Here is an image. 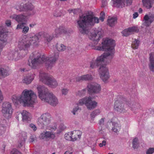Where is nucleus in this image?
Returning <instances> with one entry per match:
<instances>
[{
  "mask_svg": "<svg viewBox=\"0 0 154 154\" xmlns=\"http://www.w3.org/2000/svg\"><path fill=\"white\" fill-rule=\"evenodd\" d=\"M34 24H29V26L31 27H32L34 26Z\"/></svg>",
  "mask_w": 154,
  "mask_h": 154,
  "instance_id": "e2e57ef3",
  "label": "nucleus"
},
{
  "mask_svg": "<svg viewBox=\"0 0 154 154\" xmlns=\"http://www.w3.org/2000/svg\"><path fill=\"white\" fill-rule=\"evenodd\" d=\"M42 32H40L35 35L29 39L24 38L20 41L18 44V47L20 50L25 51L24 54L27 53L28 49L32 44L36 45L39 42V40L42 38Z\"/></svg>",
  "mask_w": 154,
  "mask_h": 154,
  "instance_id": "423d86ee",
  "label": "nucleus"
},
{
  "mask_svg": "<svg viewBox=\"0 0 154 154\" xmlns=\"http://www.w3.org/2000/svg\"><path fill=\"white\" fill-rule=\"evenodd\" d=\"M43 36H44L45 40L48 42H50L53 39V38L54 37V35H53V34L52 35H51L48 33L44 34V35H43L42 33V37Z\"/></svg>",
  "mask_w": 154,
  "mask_h": 154,
  "instance_id": "bb28decb",
  "label": "nucleus"
},
{
  "mask_svg": "<svg viewBox=\"0 0 154 154\" xmlns=\"http://www.w3.org/2000/svg\"><path fill=\"white\" fill-rule=\"evenodd\" d=\"M27 16V15H26L20 14L17 15L14 14L11 17V18L12 19H15L18 22H23L26 21Z\"/></svg>",
  "mask_w": 154,
  "mask_h": 154,
  "instance_id": "dca6fc26",
  "label": "nucleus"
},
{
  "mask_svg": "<svg viewBox=\"0 0 154 154\" xmlns=\"http://www.w3.org/2000/svg\"><path fill=\"white\" fill-rule=\"evenodd\" d=\"M3 105L4 106H11V103L8 102H5L3 103Z\"/></svg>",
  "mask_w": 154,
  "mask_h": 154,
  "instance_id": "864d4df0",
  "label": "nucleus"
},
{
  "mask_svg": "<svg viewBox=\"0 0 154 154\" xmlns=\"http://www.w3.org/2000/svg\"><path fill=\"white\" fill-rule=\"evenodd\" d=\"M21 71L25 72L28 71L29 70V69H26V68H23L21 69Z\"/></svg>",
  "mask_w": 154,
  "mask_h": 154,
  "instance_id": "bf43d9fd",
  "label": "nucleus"
},
{
  "mask_svg": "<svg viewBox=\"0 0 154 154\" xmlns=\"http://www.w3.org/2000/svg\"><path fill=\"white\" fill-rule=\"evenodd\" d=\"M57 129L56 126H54V127H51V130L52 131H55Z\"/></svg>",
  "mask_w": 154,
  "mask_h": 154,
  "instance_id": "052dcab7",
  "label": "nucleus"
},
{
  "mask_svg": "<svg viewBox=\"0 0 154 154\" xmlns=\"http://www.w3.org/2000/svg\"><path fill=\"white\" fill-rule=\"evenodd\" d=\"M131 105V103H130L129 101H127L125 98L122 97L119 100H116L115 101L114 103V106H119L120 105Z\"/></svg>",
  "mask_w": 154,
  "mask_h": 154,
  "instance_id": "2eb2a0df",
  "label": "nucleus"
},
{
  "mask_svg": "<svg viewBox=\"0 0 154 154\" xmlns=\"http://www.w3.org/2000/svg\"><path fill=\"white\" fill-rule=\"evenodd\" d=\"M26 23H22L18 24L17 26V29H22V32L24 34L27 33L29 30V27L26 26Z\"/></svg>",
  "mask_w": 154,
  "mask_h": 154,
  "instance_id": "a211bd4d",
  "label": "nucleus"
},
{
  "mask_svg": "<svg viewBox=\"0 0 154 154\" xmlns=\"http://www.w3.org/2000/svg\"><path fill=\"white\" fill-rule=\"evenodd\" d=\"M100 111L99 109H97L93 111L91 114V119H93L96 116L100 114Z\"/></svg>",
  "mask_w": 154,
  "mask_h": 154,
  "instance_id": "473e14b6",
  "label": "nucleus"
},
{
  "mask_svg": "<svg viewBox=\"0 0 154 154\" xmlns=\"http://www.w3.org/2000/svg\"><path fill=\"white\" fill-rule=\"evenodd\" d=\"M117 22V18L116 17H111L108 20V23L111 26H114Z\"/></svg>",
  "mask_w": 154,
  "mask_h": 154,
  "instance_id": "c85d7f7f",
  "label": "nucleus"
},
{
  "mask_svg": "<svg viewBox=\"0 0 154 154\" xmlns=\"http://www.w3.org/2000/svg\"><path fill=\"white\" fill-rule=\"evenodd\" d=\"M14 56H12V58H11V59H14Z\"/></svg>",
  "mask_w": 154,
  "mask_h": 154,
  "instance_id": "338daca9",
  "label": "nucleus"
},
{
  "mask_svg": "<svg viewBox=\"0 0 154 154\" xmlns=\"http://www.w3.org/2000/svg\"><path fill=\"white\" fill-rule=\"evenodd\" d=\"M36 94L31 90H24L22 95L20 96L13 95L12 100L14 105L20 103L23 106H30L34 105L37 102Z\"/></svg>",
  "mask_w": 154,
  "mask_h": 154,
  "instance_id": "20e7f679",
  "label": "nucleus"
},
{
  "mask_svg": "<svg viewBox=\"0 0 154 154\" xmlns=\"http://www.w3.org/2000/svg\"><path fill=\"white\" fill-rule=\"evenodd\" d=\"M29 127L33 130L34 131H36L37 129V128L35 125L32 123L29 124Z\"/></svg>",
  "mask_w": 154,
  "mask_h": 154,
  "instance_id": "de8ad7c7",
  "label": "nucleus"
},
{
  "mask_svg": "<svg viewBox=\"0 0 154 154\" xmlns=\"http://www.w3.org/2000/svg\"><path fill=\"white\" fill-rule=\"evenodd\" d=\"M139 31V30L137 27L134 26L125 29L122 32V33L124 36H127L131 34V33L133 32H138Z\"/></svg>",
  "mask_w": 154,
  "mask_h": 154,
  "instance_id": "4468645a",
  "label": "nucleus"
},
{
  "mask_svg": "<svg viewBox=\"0 0 154 154\" xmlns=\"http://www.w3.org/2000/svg\"><path fill=\"white\" fill-rule=\"evenodd\" d=\"M72 154V152H70L69 154Z\"/></svg>",
  "mask_w": 154,
  "mask_h": 154,
  "instance_id": "774afa93",
  "label": "nucleus"
},
{
  "mask_svg": "<svg viewBox=\"0 0 154 154\" xmlns=\"http://www.w3.org/2000/svg\"><path fill=\"white\" fill-rule=\"evenodd\" d=\"M59 55V53L56 52L48 57L44 55L41 57L39 53L35 52L30 55L28 64L32 68L35 69L38 64L45 63L46 67L48 69H51L58 60Z\"/></svg>",
  "mask_w": 154,
  "mask_h": 154,
  "instance_id": "7ed1b4c3",
  "label": "nucleus"
},
{
  "mask_svg": "<svg viewBox=\"0 0 154 154\" xmlns=\"http://www.w3.org/2000/svg\"><path fill=\"white\" fill-rule=\"evenodd\" d=\"M37 88L39 97L42 101L51 105H56L58 104V101L57 99L45 87L39 85Z\"/></svg>",
  "mask_w": 154,
  "mask_h": 154,
  "instance_id": "39448f33",
  "label": "nucleus"
},
{
  "mask_svg": "<svg viewBox=\"0 0 154 154\" xmlns=\"http://www.w3.org/2000/svg\"><path fill=\"white\" fill-rule=\"evenodd\" d=\"M105 16V13L103 11H102L100 13V16L99 18L100 20L102 22L104 21Z\"/></svg>",
  "mask_w": 154,
  "mask_h": 154,
  "instance_id": "c03bdc74",
  "label": "nucleus"
},
{
  "mask_svg": "<svg viewBox=\"0 0 154 154\" xmlns=\"http://www.w3.org/2000/svg\"><path fill=\"white\" fill-rule=\"evenodd\" d=\"M6 123V120H3L2 122H0V128L1 129L3 130L4 129V127L5 126V123Z\"/></svg>",
  "mask_w": 154,
  "mask_h": 154,
  "instance_id": "58836bf2",
  "label": "nucleus"
},
{
  "mask_svg": "<svg viewBox=\"0 0 154 154\" xmlns=\"http://www.w3.org/2000/svg\"><path fill=\"white\" fill-rule=\"evenodd\" d=\"M97 104V102L91 100V97H86L79 100L77 103L78 106L85 105L86 106H96Z\"/></svg>",
  "mask_w": 154,
  "mask_h": 154,
  "instance_id": "9d476101",
  "label": "nucleus"
},
{
  "mask_svg": "<svg viewBox=\"0 0 154 154\" xmlns=\"http://www.w3.org/2000/svg\"><path fill=\"white\" fill-rule=\"evenodd\" d=\"M106 144V141L105 140H103L101 143L99 144V146L100 147H102L103 146H105Z\"/></svg>",
  "mask_w": 154,
  "mask_h": 154,
  "instance_id": "8fccbe9b",
  "label": "nucleus"
},
{
  "mask_svg": "<svg viewBox=\"0 0 154 154\" xmlns=\"http://www.w3.org/2000/svg\"><path fill=\"white\" fill-rule=\"evenodd\" d=\"M40 80L44 83L52 88L57 87L58 83L56 80L52 76L45 73H40L39 75Z\"/></svg>",
  "mask_w": 154,
  "mask_h": 154,
  "instance_id": "0eeeda50",
  "label": "nucleus"
},
{
  "mask_svg": "<svg viewBox=\"0 0 154 154\" xmlns=\"http://www.w3.org/2000/svg\"><path fill=\"white\" fill-rule=\"evenodd\" d=\"M88 93L91 95L99 93L101 90L100 85L96 83H92L87 86Z\"/></svg>",
  "mask_w": 154,
  "mask_h": 154,
  "instance_id": "1a4fd4ad",
  "label": "nucleus"
},
{
  "mask_svg": "<svg viewBox=\"0 0 154 154\" xmlns=\"http://www.w3.org/2000/svg\"><path fill=\"white\" fill-rule=\"evenodd\" d=\"M24 136H22L21 137H20V139L18 142L19 143L18 147L19 148L21 147L23 145L25 142L26 139V137L25 133H24Z\"/></svg>",
  "mask_w": 154,
  "mask_h": 154,
  "instance_id": "cd10ccee",
  "label": "nucleus"
},
{
  "mask_svg": "<svg viewBox=\"0 0 154 154\" xmlns=\"http://www.w3.org/2000/svg\"><path fill=\"white\" fill-rule=\"evenodd\" d=\"M40 137L41 138L43 139L45 138H46V133L45 131H43L40 135Z\"/></svg>",
  "mask_w": 154,
  "mask_h": 154,
  "instance_id": "49530a36",
  "label": "nucleus"
},
{
  "mask_svg": "<svg viewBox=\"0 0 154 154\" xmlns=\"http://www.w3.org/2000/svg\"><path fill=\"white\" fill-rule=\"evenodd\" d=\"M133 18L134 19L137 18L138 16V14L137 12H135L133 14Z\"/></svg>",
  "mask_w": 154,
  "mask_h": 154,
  "instance_id": "6e6d98bb",
  "label": "nucleus"
},
{
  "mask_svg": "<svg viewBox=\"0 0 154 154\" xmlns=\"http://www.w3.org/2000/svg\"><path fill=\"white\" fill-rule=\"evenodd\" d=\"M102 7H105L107 4V2L106 0H102Z\"/></svg>",
  "mask_w": 154,
  "mask_h": 154,
  "instance_id": "3c124183",
  "label": "nucleus"
},
{
  "mask_svg": "<svg viewBox=\"0 0 154 154\" xmlns=\"http://www.w3.org/2000/svg\"><path fill=\"white\" fill-rule=\"evenodd\" d=\"M9 75L8 70L0 66V76L5 77Z\"/></svg>",
  "mask_w": 154,
  "mask_h": 154,
  "instance_id": "a878e982",
  "label": "nucleus"
},
{
  "mask_svg": "<svg viewBox=\"0 0 154 154\" xmlns=\"http://www.w3.org/2000/svg\"><path fill=\"white\" fill-rule=\"evenodd\" d=\"M154 152V148H149L147 151L146 154H152Z\"/></svg>",
  "mask_w": 154,
  "mask_h": 154,
  "instance_id": "37998d69",
  "label": "nucleus"
},
{
  "mask_svg": "<svg viewBox=\"0 0 154 154\" xmlns=\"http://www.w3.org/2000/svg\"><path fill=\"white\" fill-rule=\"evenodd\" d=\"M142 9L141 8H140L139 9V12L140 13H142Z\"/></svg>",
  "mask_w": 154,
  "mask_h": 154,
  "instance_id": "680f3d73",
  "label": "nucleus"
},
{
  "mask_svg": "<svg viewBox=\"0 0 154 154\" xmlns=\"http://www.w3.org/2000/svg\"><path fill=\"white\" fill-rule=\"evenodd\" d=\"M92 77L91 75L87 74L83 75L81 76L78 77L76 78V81L80 82L82 81L91 80L92 79Z\"/></svg>",
  "mask_w": 154,
  "mask_h": 154,
  "instance_id": "412c9836",
  "label": "nucleus"
},
{
  "mask_svg": "<svg viewBox=\"0 0 154 154\" xmlns=\"http://www.w3.org/2000/svg\"><path fill=\"white\" fill-rule=\"evenodd\" d=\"M144 20L145 21L144 25L146 26H149L154 21V14L146 15L144 17Z\"/></svg>",
  "mask_w": 154,
  "mask_h": 154,
  "instance_id": "ddd939ff",
  "label": "nucleus"
},
{
  "mask_svg": "<svg viewBox=\"0 0 154 154\" xmlns=\"http://www.w3.org/2000/svg\"><path fill=\"white\" fill-rule=\"evenodd\" d=\"M114 108L116 111L120 112H124L125 111L123 106H114Z\"/></svg>",
  "mask_w": 154,
  "mask_h": 154,
  "instance_id": "e433bc0d",
  "label": "nucleus"
},
{
  "mask_svg": "<svg viewBox=\"0 0 154 154\" xmlns=\"http://www.w3.org/2000/svg\"><path fill=\"white\" fill-rule=\"evenodd\" d=\"M99 21L97 17L89 14L80 16L77 20V27L80 32L84 34H88L90 39L92 40L96 45L103 37V32L98 28L95 29L92 32H89V27L94 26L95 23H99Z\"/></svg>",
  "mask_w": 154,
  "mask_h": 154,
  "instance_id": "f03ea898",
  "label": "nucleus"
},
{
  "mask_svg": "<svg viewBox=\"0 0 154 154\" xmlns=\"http://www.w3.org/2000/svg\"><path fill=\"white\" fill-rule=\"evenodd\" d=\"M21 114L23 121L28 122L30 121V114L29 112L26 110H23L21 113Z\"/></svg>",
  "mask_w": 154,
  "mask_h": 154,
  "instance_id": "aec40b11",
  "label": "nucleus"
},
{
  "mask_svg": "<svg viewBox=\"0 0 154 154\" xmlns=\"http://www.w3.org/2000/svg\"><path fill=\"white\" fill-rule=\"evenodd\" d=\"M99 129L100 134H102L103 135H105L106 134V129L105 127L99 126Z\"/></svg>",
  "mask_w": 154,
  "mask_h": 154,
  "instance_id": "2f4dec72",
  "label": "nucleus"
},
{
  "mask_svg": "<svg viewBox=\"0 0 154 154\" xmlns=\"http://www.w3.org/2000/svg\"><path fill=\"white\" fill-rule=\"evenodd\" d=\"M13 110L11 106H2V111L3 114L7 115L8 117L12 113Z\"/></svg>",
  "mask_w": 154,
  "mask_h": 154,
  "instance_id": "6ab92c4d",
  "label": "nucleus"
},
{
  "mask_svg": "<svg viewBox=\"0 0 154 154\" xmlns=\"http://www.w3.org/2000/svg\"><path fill=\"white\" fill-rule=\"evenodd\" d=\"M65 138L66 140L72 141V133L71 132L66 134L65 135Z\"/></svg>",
  "mask_w": 154,
  "mask_h": 154,
  "instance_id": "c9c22d12",
  "label": "nucleus"
},
{
  "mask_svg": "<svg viewBox=\"0 0 154 154\" xmlns=\"http://www.w3.org/2000/svg\"><path fill=\"white\" fill-rule=\"evenodd\" d=\"M81 109L79 107V106H75L73 108V110L72 111V113L73 115H75L76 114V112L79 111H80Z\"/></svg>",
  "mask_w": 154,
  "mask_h": 154,
  "instance_id": "a19ab883",
  "label": "nucleus"
},
{
  "mask_svg": "<svg viewBox=\"0 0 154 154\" xmlns=\"http://www.w3.org/2000/svg\"><path fill=\"white\" fill-rule=\"evenodd\" d=\"M67 31L65 28L63 26H60L58 28L55 29V34H53L54 37H57L63 33H65Z\"/></svg>",
  "mask_w": 154,
  "mask_h": 154,
  "instance_id": "f3484780",
  "label": "nucleus"
},
{
  "mask_svg": "<svg viewBox=\"0 0 154 154\" xmlns=\"http://www.w3.org/2000/svg\"><path fill=\"white\" fill-rule=\"evenodd\" d=\"M3 99V97L1 91L0 90V103H1Z\"/></svg>",
  "mask_w": 154,
  "mask_h": 154,
  "instance_id": "4d7b16f0",
  "label": "nucleus"
},
{
  "mask_svg": "<svg viewBox=\"0 0 154 154\" xmlns=\"http://www.w3.org/2000/svg\"><path fill=\"white\" fill-rule=\"evenodd\" d=\"M69 152L68 151H66V152H65L64 154H67V153Z\"/></svg>",
  "mask_w": 154,
  "mask_h": 154,
  "instance_id": "69168bd1",
  "label": "nucleus"
},
{
  "mask_svg": "<svg viewBox=\"0 0 154 154\" xmlns=\"http://www.w3.org/2000/svg\"><path fill=\"white\" fill-rule=\"evenodd\" d=\"M34 8V6L31 3H28L23 5H21L16 7L17 10L20 11H26V10H32Z\"/></svg>",
  "mask_w": 154,
  "mask_h": 154,
  "instance_id": "f8f14e48",
  "label": "nucleus"
},
{
  "mask_svg": "<svg viewBox=\"0 0 154 154\" xmlns=\"http://www.w3.org/2000/svg\"><path fill=\"white\" fill-rule=\"evenodd\" d=\"M68 90L67 89L64 88L62 90V94H64V95H66L67 94L68 92Z\"/></svg>",
  "mask_w": 154,
  "mask_h": 154,
  "instance_id": "09e8293b",
  "label": "nucleus"
},
{
  "mask_svg": "<svg viewBox=\"0 0 154 154\" xmlns=\"http://www.w3.org/2000/svg\"><path fill=\"white\" fill-rule=\"evenodd\" d=\"M46 133V138H54L55 136L54 134L50 131H45Z\"/></svg>",
  "mask_w": 154,
  "mask_h": 154,
  "instance_id": "f704fd0d",
  "label": "nucleus"
},
{
  "mask_svg": "<svg viewBox=\"0 0 154 154\" xmlns=\"http://www.w3.org/2000/svg\"><path fill=\"white\" fill-rule=\"evenodd\" d=\"M86 89H84L81 91H79L76 93V95L79 96H83L86 92Z\"/></svg>",
  "mask_w": 154,
  "mask_h": 154,
  "instance_id": "4c0bfd02",
  "label": "nucleus"
},
{
  "mask_svg": "<svg viewBox=\"0 0 154 154\" xmlns=\"http://www.w3.org/2000/svg\"><path fill=\"white\" fill-rule=\"evenodd\" d=\"M51 115L48 113L43 114L38 119L37 123L40 126L44 127L51 122Z\"/></svg>",
  "mask_w": 154,
  "mask_h": 154,
  "instance_id": "6e6552de",
  "label": "nucleus"
},
{
  "mask_svg": "<svg viewBox=\"0 0 154 154\" xmlns=\"http://www.w3.org/2000/svg\"><path fill=\"white\" fill-rule=\"evenodd\" d=\"M34 74H31L29 76H26L23 80V82L27 84L30 83L34 79Z\"/></svg>",
  "mask_w": 154,
  "mask_h": 154,
  "instance_id": "b1692460",
  "label": "nucleus"
},
{
  "mask_svg": "<svg viewBox=\"0 0 154 154\" xmlns=\"http://www.w3.org/2000/svg\"><path fill=\"white\" fill-rule=\"evenodd\" d=\"M140 44V41L138 40L135 39L132 42L131 46L133 48L137 49L138 48Z\"/></svg>",
  "mask_w": 154,
  "mask_h": 154,
  "instance_id": "7c9ffc66",
  "label": "nucleus"
},
{
  "mask_svg": "<svg viewBox=\"0 0 154 154\" xmlns=\"http://www.w3.org/2000/svg\"><path fill=\"white\" fill-rule=\"evenodd\" d=\"M105 118L101 119L99 121V126H101L102 127H104V119Z\"/></svg>",
  "mask_w": 154,
  "mask_h": 154,
  "instance_id": "79ce46f5",
  "label": "nucleus"
},
{
  "mask_svg": "<svg viewBox=\"0 0 154 154\" xmlns=\"http://www.w3.org/2000/svg\"><path fill=\"white\" fill-rule=\"evenodd\" d=\"M133 147L134 149H137L139 146L138 143V139L137 138H135L133 140Z\"/></svg>",
  "mask_w": 154,
  "mask_h": 154,
  "instance_id": "72a5a7b5",
  "label": "nucleus"
},
{
  "mask_svg": "<svg viewBox=\"0 0 154 154\" xmlns=\"http://www.w3.org/2000/svg\"><path fill=\"white\" fill-rule=\"evenodd\" d=\"M115 6L122 8L126 3L127 5H130L132 3V0H112Z\"/></svg>",
  "mask_w": 154,
  "mask_h": 154,
  "instance_id": "9b49d317",
  "label": "nucleus"
},
{
  "mask_svg": "<svg viewBox=\"0 0 154 154\" xmlns=\"http://www.w3.org/2000/svg\"><path fill=\"white\" fill-rule=\"evenodd\" d=\"M102 46H99L96 49L99 51H103L106 52L103 55L98 57L95 60H92L90 63V67L94 69L100 66L99 72L101 79L105 82L109 78L108 69L105 65L103 64L105 58L112 59L114 54V48L115 46L114 40L109 38L103 39L102 42Z\"/></svg>",
  "mask_w": 154,
  "mask_h": 154,
  "instance_id": "f257e3e1",
  "label": "nucleus"
},
{
  "mask_svg": "<svg viewBox=\"0 0 154 154\" xmlns=\"http://www.w3.org/2000/svg\"><path fill=\"white\" fill-rule=\"evenodd\" d=\"M148 65L150 70L154 72V58L151 53L149 54V63Z\"/></svg>",
  "mask_w": 154,
  "mask_h": 154,
  "instance_id": "5701e85b",
  "label": "nucleus"
},
{
  "mask_svg": "<svg viewBox=\"0 0 154 154\" xmlns=\"http://www.w3.org/2000/svg\"><path fill=\"white\" fill-rule=\"evenodd\" d=\"M72 141H74L77 139H80L82 134V132L79 130L74 131H72Z\"/></svg>",
  "mask_w": 154,
  "mask_h": 154,
  "instance_id": "4be33fe9",
  "label": "nucleus"
},
{
  "mask_svg": "<svg viewBox=\"0 0 154 154\" xmlns=\"http://www.w3.org/2000/svg\"><path fill=\"white\" fill-rule=\"evenodd\" d=\"M11 154H21V152L16 149H13L11 152Z\"/></svg>",
  "mask_w": 154,
  "mask_h": 154,
  "instance_id": "a18cd8bd",
  "label": "nucleus"
},
{
  "mask_svg": "<svg viewBox=\"0 0 154 154\" xmlns=\"http://www.w3.org/2000/svg\"><path fill=\"white\" fill-rule=\"evenodd\" d=\"M35 136H33V135L31 136L30 137V139H29L30 142H33L34 141L35 139Z\"/></svg>",
  "mask_w": 154,
  "mask_h": 154,
  "instance_id": "603ef678",
  "label": "nucleus"
},
{
  "mask_svg": "<svg viewBox=\"0 0 154 154\" xmlns=\"http://www.w3.org/2000/svg\"><path fill=\"white\" fill-rule=\"evenodd\" d=\"M56 48L58 51H63L66 49V46L62 44H57Z\"/></svg>",
  "mask_w": 154,
  "mask_h": 154,
  "instance_id": "c756f323",
  "label": "nucleus"
},
{
  "mask_svg": "<svg viewBox=\"0 0 154 154\" xmlns=\"http://www.w3.org/2000/svg\"><path fill=\"white\" fill-rule=\"evenodd\" d=\"M54 15L55 16H56V17H58V16H60V15H57V14H54Z\"/></svg>",
  "mask_w": 154,
  "mask_h": 154,
  "instance_id": "0e129e2a",
  "label": "nucleus"
},
{
  "mask_svg": "<svg viewBox=\"0 0 154 154\" xmlns=\"http://www.w3.org/2000/svg\"><path fill=\"white\" fill-rule=\"evenodd\" d=\"M11 22L10 20H7L5 22V24L7 26H10L11 25Z\"/></svg>",
  "mask_w": 154,
  "mask_h": 154,
  "instance_id": "5fc2aeb1",
  "label": "nucleus"
},
{
  "mask_svg": "<svg viewBox=\"0 0 154 154\" xmlns=\"http://www.w3.org/2000/svg\"><path fill=\"white\" fill-rule=\"evenodd\" d=\"M79 10L80 9H69L68 10V11L69 13L72 12L74 14H76L79 12Z\"/></svg>",
  "mask_w": 154,
  "mask_h": 154,
  "instance_id": "ea45409f",
  "label": "nucleus"
},
{
  "mask_svg": "<svg viewBox=\"0 0 154 154\" xmlns=\"http://www.w3.org/2000/svg\"><path fill=\"white\" fill-rule=\"evenodd\" d=\"M87 109L89 110H91L94 109L95 108V106H87Z\"/></svg>",
  "mask_w": 154,
  "mask_h": 154,
  "instance_id": "13d9d810",
  "label": "nucleus"
},
{
  "mask_svg": "<svg viewBox=\"0 0 154 154\" xmlns=\"http://www.w3.org/2000/svg\"><path fill=\"white\" fill-rule=\"evenodd\" d=\"M112 125V130L115 132H119L121 128V125L116 122H112V121L111 122Z\"/></svg>",
  "mask_w": 154,
  "mask_h": 154,
  "instance_id": "393cba45",
  "label": "nucleus"
}]
</instances>
